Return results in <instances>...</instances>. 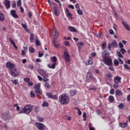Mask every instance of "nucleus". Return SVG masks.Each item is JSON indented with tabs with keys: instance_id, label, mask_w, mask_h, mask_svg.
<instances>
[{
	"instance_id": "1",
	"label": "nucleus",
	"mask_w": 130,
	"mask_h": 130,
	"mask_svg": "<svg viewBox=\"0 0 130 130\" xmlns=\"http://www.w3.org/2000/svg\"><path fill=\"white\" fill-rule=\"evenodd\" d=\"M6 67L8 69H10V72L12 77H17L19 76V72L16 70V65L11 63V62H7L6 63Z\"/></svg>"
},
{
	"instance_id": "2",
	"label": "nucleus",
	"mask_w": 130,
	"mask_h": 130,
	"mask_svg": "<svg viewBox=\"0 0 130 130\" xmlns=\"http://www.w3.org/2000/svg\"><path fill=\"white\" fill-rule=\"evenodd\" d=\"M59 100L61 105H67L70 103V96L67 93H63L59 96Z\"/></svg>"
},
{
	"instance_id": "3",
	"label": "nucleus",
	"mask_w": 130,
	"mask_h": 130,
	"mask_svg": "<svg viewBox=\"0 0 130 130\" xmlns=\"http://www.w3.org/2000/svg\"><path fill=\"white\" fill-rule=\"evenodd\" d=\"M33 110V106L31 105H26L23 109L20 110L18 111V114H21V113H25V114H29L31 111Z\"/></svg>"
},
{
	"instance_id": "4",
	"label": "nucleus",
	"mask_w": 130,
	"mask_h": 130,
	"mask_svg": "<svg viewBox=\"0 0 130 130\" xmlns=\"http://www.w3.org/2000/svg\"><path fill=\"white\" fill-rule=\"evenodd\" d=\"M102 57H103V61L108 67H112L113 64L112 63V60L109 58H106L105 55H103Z\"/></svg>"
},
{
	"instance_id": "5",
	"label": "nucleus",
	"mask_w": 130,
	"mask_h": 130,
	"mask_svg": "<svg viewBox=\"0 0 130 130\" xmlns=\"http://www.w3.org/2000/svg\"><path fill=\"white\" fill-rule=\"evenodd\" d=\"M63 56L66 62H71V55H70V54L69 53V52H68V50H65L64 51Z\"/></svg>"
},
{
	"instance_id": "6",
	"label": "nucleus",
	"mask_w": 130,
	"mask_h": 130,
	"mask_svg": "<svg viewBox=\"0 0 130 130\" xmlns=\"http://www.w3.org/2000/svg\"><path fill=\"white\" fill-rule=\"evenodd\" d=\"M37 72L43 77H49L48 74L46 73V71H45V70H43L42 69H38Z\"/></svg>"
},
{
	"instance_id": "7",
	"label": "nucleus",
	"mask_w": 130,
	"mask_h": 130,
	"mask_svg": "<svg viewBox=\"0 0 130 130\" xmlns=\"http://www.w3.org/2000/svg\"><path fill=\"white\" fill-rule=\"evenodd\" d=\"M36 126L39 130H45V128H46V126L41 123H36Z\"/></svg>"
},
{
	"instance_id": "8",
	"label": "nucleus",
	"mask_w": 130,
	"mask_h": 130,
	"mask_svg": "<svg viewBox=\"0 0 130 130\" xmlns=\"http://www.w3.org/2000/svg\"><path fill=\"white\" fill-rule=\"evenodd\" d=\"M3 119L4 120H8L11 119V114L8 112L4 113L3 115Z\"/></svg>"
},
{
	"instance_id": "9",
	"label": "nucleus",
	"mask_w": 130,
	"mask_h": 130,
	"mask_svg": "<svg viewBox=\"0 0 130 130\" xmlns=\"http://www.w3.org/2000/svg\"><path fill=\"white\" fill-rule=\"evenodd\" d=\"M46 96L50 98V99H54V100H56L58 97L56 94L52 95V93L50 92H47L46 93Z\"/></svg>"
},
{
	"instance_id": "10",
	"label": "nucleus",
	"mask_w": 130,
	"mask_h": 130,
	"mask_svg": "<svg viewBox=\"0 0 130 130\" xmlns=\"http://www.w3.org/2000/svg\"><path fill=\"white\" fill-rule=\"evenodd\" d=\"M108 48H109L110 49V48H111V47H113L114 48V47L115 48H116V47H117V42H116V41H113L112 42V44L109 43L108 44Z\"/></svg>"
},
{
	"instance_id": "11",
	"label": "nucleus",
	"mask_w": 130,
	"mask_h": 130,
	"mask_svg": "<svg viewBox=\"0 0 130 130\" xmlns=\"http://www.w3.org/2000/svg\"><path fill=\"white\" fill-rule=\"evenodd\" d=\"M16 13H17V12L15 10H12L10 12V14L11 16L13 17V18H14L15 19H18V18H19V16H18V15H17V14H16Z\"/></svg>"
},
{
	"instance_id": "12",
	"label": "nucleus",
	"mask_w": 130,
	"mask_h": 130,
	"mask_svg": "<svg viewBox=\"0 0 130 130\" xmlns=\"http://www.w3.org/2000/svg\"><path fill=\"white\" fill-rule=\"evenodd\" d=\"M4 5L6 9H10V8H11V1L9 0H5Z\"/></svg>"
},
{
	"instance_id": "13",
	"label": "nucleus",
	"mask_w": 130,
	"mask_h": 130,
	"mask_svg": "<svg viewBox=\"0 0 130 130\" xmlns=\"http://www.w3.org/2000/svg\"><path fill=\"white\" fill-rule=\"evenodd\" d=\"M121 77L119 76H116L114 79V83H118L119 84H120L121 83Z\"/></svg>"
},
{
	"instance_id": "14",
	"label": "nucleus",
	"mask_w": 130,
	"mask_h": 130,
	"mask_svg": "<svg viewBox=\"0 0 130 130\" xmlns=\"http://www.w3.org/2000/svg\"><path fill=\"white\" fill-rule=\"evenodd\" d=\"M84 45H85V43L83 42H80L78 43L77 46L79 51L82 49V47H83Z\"/></svg>"
},
{
	"instance_id": "15",
	"label": "nucleus",
	"mask_w": 130,
	"mask_h": 130,
	"mask_svg": "<svg viewBox=\"0 0 130 130\" xmlns=\"http://www.w3.org/2000/svg\"><path fill=\"white\" fill-rule=\"evenodd\" d=\"M53 44L56 48H59V46H60V44L57 43V41L55 40H53Z\"/></svg>"
},
{
	"instance_id": "16",
	"label": "nucleus",
	"mask_w": 130,
	"mask_h": 130,
	"mask_svg": "<svg viewBox=\"0 0 130 130\" xmlns=\"http://www.w3.org/2000/svg\"><path fill=\"white\" fill-rule=\"evenodd\" d=\"M52 35L54 40L57 39V38L58 37V34H57V32H56V30L55 29H54L52 31Z\"/></svg>"
},
{
	"instance_id": "17",
	"label": "nucleus",
	"mask_w": 130,
	"mask_h": 130,
	"mask_svg": "<svg viewBox=\"0 0 130 130\" xmlns=\"http://www.w3.org/2000/svg\"><path fill=\"white\" fill-rule=\"evenodd\" d=\"M9 40L10 41V43L13 45L14 48L17 50L18 49V47L16 46V44H15V42L13 41V39H12V38H9Z\"/></svg>"
},
{
	"instance_id": "18",
	"label": "nucleus",
	"mask_w": 130,
	"mask_h": 130,
	"mask_svg": "<svg viewBox=\"0 0 130 130\" xmlns=\"http://www.w3.org/2000/svg\"><path fill=\"white\" fill-rule=\"evenodd\" d=\"M122 23L123 25V26L125 28V29H126V30H128V31H130V27L128 26V25L126 24V23H125L124 21H122Z\"/></svg>"
},
{
	"instance_id": "19",
	"label": "nucleus",
	"mask_w": 130,
	"mask_h": 130,
	"mask_svg": "<svg viewBox=\"0 0 130 130\" xmlns=\"http://www.w3.org/2000/svg\"><path fill=\"white\" fill-rule=\"evenodd\" d=\"M119 125L120 126H121V127H126V126H127V121H126V122H122L119 123Z\"/></svg>"
},
{
	"instance_id": "20",
	"label": "nucleus",
	"mask_w": 130,
	"mask_h": 130,
	"mask_svg": "<svg viewBox=\"0 0 130 130\" xmlns=\"http://www.w3.org/2000/svg\"><path fill=\"white\" fill-rule=\"evenodd\" d=\"M92 77H93V75H92V73L90 72H88L86 76V80H91Z\"/></svg>"
},
{
	"instance_id": "21",
	"label": "nucleus",
	"mask_w": 130,
	"mask_h": 130,
	"mask_svg": "<svg viewBox=\"0 0 130 130\" xmlns=\"http://www.w3.org/2000/svg\"><path fill=\"white\" fill-rule=\"evenodd\" d=\"M35 92L37 96H40V95L42 94V90H41V89H36Z\"/></svg>"
},
{
	"instance_id": "22",
	"label": "nucleus",
	"mask_w": 130,
	"mask_h": 130,
	"mask_svg": "<svg viewBox=\"0 0 130 130\" xmlns=\"http://www.w3.org/2000/svg\"><path fill=\"white\" fill-rule=\"evenodd\" d=\"M68 29L70 32H77V29L75 28V27L73 26H68Z\"/></svg>"
},
{
	"instance_id": "23",
	"label": "nucleus",
	"mask_w": 130,
	"mask_h": 130,
	"mask_svg": "<svg viewBox=\"0 0 130 130\" xmlns=\"http://www.w3.org/2000/svg\"><path fill=\"white\" fill-rule=\"evenodd\" d=\"M120 95H122V92L119 90V89H117L115 91V95L117 97L120 96Z\"/></svg>"
},
{
	"instance_id": "24",
	"label": "nucleus",
	"mask_w": 130,
	"mask_h": 130,
	"mask_svg": "<svg viewBox=\"0 0 130 130\" xmlns=\"http://www.w3.org/2000/svg\"><path fill=\"white\" fill-rule=\"evenodd\" d=\"M85 64L86 66L93 64V60L91 59V57H89V59L87 60V62H86Z\"/></svg>"
},
{
	"instance_id": "25",
	"label": "nucleus",
	"mask_w": 130,
	"mask_h": 130,
	"mask_svg": "<svg viewBox=\"0 0 130 130\" xmlns=\"http://www.w3.org/2000/svg\"><path fill=\"white\" fill-rule=\"evenodd\" d=\"M66 14L68 18H72V14L70 13V11H69V9H68V8L66 9Z\"/></svg>"
},
{
	"instance_id": "26",
	"label": "nucleus",
	"mask_w": 130,
	"mask_h": 130,
	"mask_svg": "<svg viewBox=\"0 0 130 130\" xmlns=\"http://www.w3.org/2000/svg\"><path fill=\"white\" fill-rule=\"evenodd\" d=\"M108 101L110 103H113V101H114V97L112 95H110L108 98Z\"/></svg>"
},
{
	"instance_id": "27",
	"label": "nucleus",
	"mask_w": 130,
	"mask_h": 130,
	"mask_svg": "<svg viewBox=\"0 0 130 130\" xmlns=\"http://www.w3.org/2000/svg\"><path fill=\"white\" fill-rule=\"evenodd\" d=\"M34 37H35V35L34 34H30V36L29 38L30 42H34Z\"/></svg>"
},
{
	"instance_id": "28",
	"label": "nucleus",
	"mask_w": 130,
	"mask_h": 130,
	"mask_svg": "<svg viewBox=\"0 0 130 130\" xmlns=\"http://www.w3.org/2000/svg\"><path fill=\"white\" fill-rule=\"evenodd\" d=\"M21 26L26 32H29V29H28V28H27V25H26V24L21 23Z\"/></svg>"
},
{
	"instance_id": "29",
	"label": "nucleus",
	"mask_w": 130,
	"mask_h": 130,
	"mask_svg": "<svg viewBox=\"0 0 130 130\" xmlns=\"http://www.w3.org/2000/svg\"><path fill=\"white\" fill-rule=\"evenodd\" d=\"M5 20V15L2 12H0V21H4Z\"/></svg>"
},
{
	"instance_id": "30",
	"label": "nucleus",
	"mask_w": 130,
	"mask_h": 130,
	"mask_svg": "<svg viewBox=\"0 0 130 130\" xmlns=\"http://www.w3.org/2000/svg\"><path fill=\"white\" fill-rule=\"evenodd\" d=\"M41 84L38 83L36 84L34 87V89H35V90H39L40 89V86Z\"/></svg>"
},
{
	"instance_id": "31",
	"label": "nucleus",
	"mask_w": 130,
	"mask_h": 130,
	"mask_svg": "<svg viewBox=\"0 0 130 130\" xmlns=\"http://www.w3.org/2000/svg\"><path fill=\"white\" fill-rule=\"evenodd\" d=\"M54 11L56 16H58V15H59V11L57 10V8L54 7Z\"/></svg>"
},
{
	"instance_id": "32",
	"label": "nucleus",
	"mask_w": 130,
	"mask_h": 130,
	"mask_svg": "<svg viewBox=\"0 0 130 130\" xmlns=\"http://www.w3.org/2000/svg\"><path fill=\"white\" fill-rule=\"evenodd\" d=\"M56 63H54L51 66H50V64H48V67L49 69H52V70H54L55 69Z\"/></svg>"
},
{
	"instance_id": "33",
	"label": "nucleus",
	"mask_w": 130,
	"mask_h": 130,
	"mask_svg": "<svg viewBox=\"0 0 130 130\" xmlns=\"http://www.w3.org/2000/svg\"><path fill=\"white\" fill-rule=\"evenodd\" d=\"M51 61H52V62H54V63H56V61H57V58L56 57V56H54L52 57Z\"/></svg>"
},
{
	"instance_id": "34",
	"label": "nucleus",
	"mask_w": 130,
	"mask_h": 130,
	"mask_svg": "<svg viewBox=\"0 0 130 130\" xmlns=\"http://www.w3.org/2000/svg\"><path fill=\"white\" fill-rule=\"evenodd\" d=\"M76 94H77V91L76 90H71L70 91V95H71V96H75Z\"/></svg>"
},
{
	"instance_id": "35",
	"label": "nucleus",
	"mask_w": 130,
	"mask_h": 130,
	"mask_svg": "<svg viewBox=\"0 0 130 130\" xmlns=\"http://www.w3.org/2000/svg\"><path fill=\"white\" fill-rule=\"evenodd\" d=\"M102 53L105 55H109V54H110V53L107 50L102 51Z\"/></svg>"
},
{
	"instance_id": "36",
	"label": "nucleus",
	"mask_w": 130,
	"mask_h": 130,
	"mask_svg": "<svg viewBox=\"0 0 130 130\" xmlns=\"http://www.w3.org/2000/svg\"><path fill=\"white\" fill-rule=\"evenodd\" d=\"M37 118L38 121H39L40 122H43V120H44L43 117L41 116H38Z\"/></svg>"
},
{
	"instance_id": "37",
	"label": "nucleus",
	"mask_w": 130,
	"mask_h": 130,
	"mask_svg": "<svg viewBox=\"0 0 130 130\" xmlns=\"http://www.w3.org/2000/svg\"><path fill=\"white\" fill-rule=\"evenodd\" d=\"M117 56H118L119 58H123V55H122V54H121V53H120V52L118 51L116 53Z\"/></svg>"
},
{
	"instance_id": "38",
	"label": "nucleus",
	"mask_w": 130,
	"mask_h": 130,
	"mask_svg": "<svg viewBox=\"0 0 130 130\" xmlns=\"http://www.w3.org/2000/svg\"><path fill=\"white\" fill-rule=\"evenodd\" d=\"M119 87V83L114 82L113 84V88H114V89H117V88H118Z\"/></svg>"
},
{
	"instance_id": "39",
	"label": "nucleus",
	"mask_w": 130,
	"mask_h": 130,
	"mask_svg": "<svg viewBox=\"0 0 130 130\" xmlns=\"http://www.w3.org/2000/svg\"><path fill=\"white\" fill-rule=\"evenodd\" d=\"M106 42H104L102 44V49H105V48H106Z\"/></svg>"
},
{
	"instance_id": "40",
	"label": "nucleus",
	"mask_w": 130,
	"mask_h": 130,
	"mask_svg": "<svg viewBox=\"0 0 130 130\" xmlns=\"http://www.w3.org/2000/svg\"><path fill=\"white\" fill-rule=\"evenodd\" d=\"M29 51L30 53H34L35 50H34V48L31 47L29 48Z\"/></svg>"
},
{
	"instance_id": "41",
	"label": "nucleus",
	"mask_w": 130,
	"mask_h": 130,
	"mask_svg": "<svg viewBox=\"0 0 130 130\" xmlns=\"http://www.w3.org/2000/svg\"><path fill=\"white\" fill-rule=\"evenodd\" d=\"M114 64L115 66H118L119 64V62L118 61V60L116 59H114Z\"/></svg>"
},
{
	"instance_id": "42",
	"label": "nucleus",
	"mask_w": 130,
	"mask_h": 130,
	"mask_svg": "<svg viewBox=\"0 0 130 130\" xmlns=\"http://www.w3.org/2000/svg\"><path fill=\"white\" fill-rule=\"evenodd\" d=\"M124 106V105L123 104V103H120L118 105V108L119 109H123Z\"/></svg>"
},
{
	"instance_id": "43",
	"label": "nucleus",
	"mask_w": 130,
	"mask_h": 130,
	"mask_svg": "<svg viewBox=\"0 0 130 130\" xmlns=\"http://www.w3.org/2000/svg\"><path fill=\"white\" fill-rule=\"evenodd\" d=\"M30 97H31V98H35L36 97L35 93H33V90L30 91Z\"/></svg>"
},
{
	"instance_id": "44",
	"label": "nucleus",
	"mask_w": 130,
	"mask_h": 130,
	"mask_svg": "<svg viewBox=\"0 0 130 130\" xmlns=\"http://www.w3.org/2000/svg\"><path fill=\"white\" fill-rule=\"evenodd\" d=\"M11 82L13 83V84H14L15 85H17L18 84V82H19V80L18 79L15 80H11Z\"/></svg>"
},
{
	"instance_id": "45",
	"label": "nucleus",
	"mask_w": 130,
	"mask_h": 130,
	"mask_svg": "<svg viewBox=\"0 0 130 130\" xmlns=\"http://www.w3.org/2000/svg\"><path fill=\"white\" fill-rule=\"evenodd\" d=\"M89 90H90V91H92V90L95 91L96 90V87H95L94 86H90L89 88Z\"/></svg>"
},
{
	"instance_id": "46",
	"label": "nucleus",
	"mask_w": 130,
	"mask_h": 130,
	"mask_svg": "<svg viewBox=\"0 0 130 130\" xmlns=\"http://www.w3.org/2000/svg\"><path fill=\"white\" fill-rule=\"evenodd\" d=\"M48 103L47 102H44L42 105V106H43V107H46V106H48Z\"/></svg>"
},
{
	"instance_id": "47",
	"label": "nucleus",
	"mask_w": 130,
	"mask_h": 130,
	"mask_svg": "<svg viewBox=\"0 0 130 130\" xmlns=\"http://www.w3.org/2000/svg\"><path fill=\"white\" fill-rule=\"evenodd\" d=\"M124 68L126 70H128V71H130V67H129V66H128V65L126 64H124Z\"/></svg>"
},
{
	"instance_id": "48",
	"label": "nucleus",
	"mask_w": 130,
	"mask_h": 130,
	"mask_svg": "<svg viewBox=\"0 0 130 130\" xmlns=\"http://www.w3.org/2000/svg\"><path fill=\"white\" fill-rule=\"evenodd\" d=\"M43 78L42 81H43V82H46H46H48V81H49V79L48 78H47L48 77H44Z\"/></svg>"
},
{
	"instance_id": "49",
	"label": "nucleus",
	"mask_w": 130,
	"mask_h": 130,
	"mask_svg": "<svg viewBox=\"0 0 130 130\" xmlns=\"http://www.w3.org/2000/svg\"><path fill=\"white\" fill-rule=\"evenodd\" d=\"M44 86L46 87V88H48V89H49V88H50V84H49L48 82H46Z\"/></svg>"
},
{
	"instance_id": "50",
	"label": "nucleus",
	"mask_w": 130,
	"mask_h": 130,
	"mask_svg": "<svg viewBox=\"0 0 130 130\" xmlns=\"http://www.w3.org/2000/svg\"><path fill=\"white\" fill-rule=\"evenodd\" d=\"M120 52H121V53H122V54H124V53H125V52H126V50H125V49H124L123 48H122L120 49Z\"/></svg>"
},
{
	"instance_id": "51",
	"label": "nucleus",
	"mask_w": 130,
	"mask_h": 130,
	"mask_svg": "<svg viewBox=\"0 0 130 130\" xmlns=\"http://www.w3.org/2000/svg\"><path fill=\"white\" fill-rule=\"evenodd\" d=\"M77 12L78 15H80V16H82V15H83V11L82 10H77Z\"/></svg>"
},
{
	"instance_id": "52",
	"label": "nucleus",
	"mask_w": 130,
	"mask_h": 130,
	"mask_svg": "<svg viewBox=\"0 0 130 130\" xmlns=\"http://www.w3.org/2000/svg\"><path fill=\"white\" fill-rule=\"evenodd\" d=\"M14 107H16V110L19 111L20 110V107L18 105V104H14Z\"/></svg>"
},
{
	"instance_id": "53",
	"label": "nucleus",
	"mask_w": 130,
	"mask_h": 130,
	"mask_svg": "<svg viewBox=\"0 0 130 130\" xmlns=\"http://www.w3.org/2000/svg\"><path fill=\"white\" fill-rule=\"evenodd\" d=\"M106 78H108L109 80H111V73H109L106 75Z\"/></svg>"
},
{
	"instance_id": "54",
	"label": "nucleus",
	"mask_w": 130,
	"mask_h": 130,
	"mask_svg": "<svg viewBox=\"0 0 130 130\" xmlns=\"http://www.w3.org/2000/svg\"><path fill=\"white\" fill-rule=\"evenodd\" d=\"M36 45H37V46H40V41H39L38 39L36 40Z\"/></svg>"
},
{
	"instance_id": "55",
	"label": "nucleus",
	"mask_w": 130,
	"mask_h": 130,
	"mask_svg": "<svg viewBox=\"0 0 130 130\" xmlns=\"http://www.w3.org/2000/svg\"><path fill=\"white\" fill-rule=\"evenodd\" d=\"M17 6H18V7H21V6L22 5V1L21 0H18L17 1Z\"/></svg>"
},
{
	"instance_id": "56",
	"label": "nucleus",
	"mask_w": 130,
	"mask_h": 130,
	"mask_svg": "<svg viewBox=\"0 0 130 130\" xmlns=\"http://www.w3.org/2000/svg\"><path fill=\"white\" fill-rule=\"evenodd\" d=\"M118 59L119 60V63H120V64H123V61L122 60V59H121L119 57L118 58Z\"/></svg>"
},
{
	"instance_id": "57",
	"label": "nucleus",
	"mask_w": 130,
	"mask_h": 130,
	"mask_svg": "<svg viewBox=\"0 0 130 130\" xmlns=\"http://www.w3.org/2000/svg\"><path fill=\"white\" fill-rule=\"evenodd\" d=\"M90 80L93 81L94 83H96L97 82V80L96 79V78L94 76H92L91 77V79H90Z\"/></svg>"
},
{
	"instance_id": "58",
	"label": "nucleus",
	"mask_w": 130,
	"mask_h": 130,
	"mask_svg": "<svg viewBox=\"0 0 130 130\" xmlns=\"http://www.w3.org/2000/svg\"><path fill=\"white\" fill-rule=\"evenodd\" d=\"M64 44L66 46H70V42H68V41H65L64 42Z\"/></svg>"
},
{
	"instance_id": "59",
	"label": "nucleus",
	"mask_w": 130,
	"mask_h": 130,
	"mask_svg": "<svg viewBox=\"0 0 130 130\" xmlns=\"http://www.w3.org/2000/svg\"><path fill=\"white\" fill-rule=\"evenodd\" d=\"M113 27L115 31H117V29L118 28V26H117V25L114 24Z\"/></svg>"
},
{
	"instance_id": "60",
	"label": "nucleus",
	"mask_w": 130,
	"mask_h": 130,
	"mask_svg": "<svg viewBox=\"0 0 130 130\" xmlns=\"http://www.w3.org/2000/svg\"><path fill=\"white\" fill-rule=\"evenodd\" d=\"M110 94H111V95H113V94H114V89L113 88L111 89L110 91Z\"/></svg>"
},
{
	"instance_id": "61",
	"label": "nucleus",
	"mask_w": 130,
	"mask_h": 130,
	"mask_svg": "<svg viewBox=\"0 0 130 130\" xmlns=\"http://www.w3.org/2000/svg\"><path fill=\"white\" fill-rule=\"evenodd\" d=\"M24 80L26 83H28L29 82H30V78H25L24 79Z\"/></svg>"
},
{
	"instance_id": "62",
	"label": "nucleus",
	"mask_w": 130,
	"mask_h": 130,
	"mask_svg": "<svg viewBox=\"0 0 130 130\" xmlns=\"http://www.w3.org/2000/svg\"><path fill=\"white\" fill-rule=\"evenodd\" d=\"M91 55L92 57H96V52L91 53Z\"/></svg>"
},
{
	"instance_id": "63",
	"label": "nucleus",
	"mask_w": 130,
	"mask_h": 130,
	"mask_svg": "<svg viewBox=\"0 0 130 130\" xmlns=\"http://www.w3.org/2000/svg\"><path fill=\"white\" fill-rule=\"evenodd\" d=\"M119 47L120 48H123V45L122 44V43H121V42L119 43Z\"/></svg>"
},
{
	"instance_id": "64",
	"label": "nucleus",
	"mask_w": 130,
	"mask_h": 130,
	"mask_svg": "<svg viewBox=\"0 0 130 130\" xmlns=\"http://www.w3.org/2000/svg\"><path fill=\"white\" fill-rule=\"evenodd\" d=\"M43 53H41L40 52H39V57H42L43 56Z\"/></svg>"
}]
</instances>
